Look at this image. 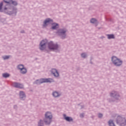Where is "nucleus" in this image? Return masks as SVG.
I'll list each match as a JSON object with an SVG mask.
<instances>
[{"instance_id": "nucleus-1", "label": "nucleus", "mask_w": 126, "mask_h": 126, "mask_svg": "<svg viewBox=\"0 0 126 126\" xmlns=\"http://www.w3.org/2000/svg\"><path fill=\"white\" fill-rule=\"evenodd\" d=\"M47 40L45 39L44 40H42L40 42V50L41 51H43V50H45L46 48H47V45L48 46V48L49 50H57L58 48V44H54L53 42H50L48 43H47Z\"/></svg>"}, {"instance_id": "nucleus-2", "label": "nucleus", "mask_w": 126, "mask_h": 126, "mask_svg": "<svg viewBox=\"0 0 126 126\" xmlns=\"http://www.w3.org/2000/svg\"><path fill=\"white\" fill-rule=\"evenodd\" d=\"M2 2L0 3V12H6V13H8L10 11V5L8 4L6 5L3 8H2Z\"/></svg>"}, {"instance_id": "nucleus-3", "label": "nucleus", "mask_w": 126, "mask_h": 126, "mask_svg": "<svg viewBox=\"0 0 126 126\" xmlns=\"http://www.w3.org/2000/svg\"><path fill=\"white\" fill-rule=\"evenodd\" d=\"M52 113L51 112H47L45 114V119L44 120V123L46 125H50L51 122H52Z\"/></svg>"}, {"instance_id": "nucleus-4", "label": "nucleus", "mask_w": 126, "mask_h": 126, "mask_svg": "<svg viewBox=\"0 0 126 126\" xmlns=\"http://www.w3.org/2000/svg\"><path fill=\"white\" fill-rule=\"evenodd\" d=\"M112 61L114 64L117 66H120V65H122V64L123 63V62L116 57H112Z\"/></svg>"}, {"instance_id": "nucleus-5", "label": "nucleus", "mask_w": 126, "mask_h": 126, "mask_svg": "<svg viewBox=\"0 0 126 126\" xmlns=\"http://www.w3.org/2000/svg\"><path fill=\"white\" fill-rule=\"evenodd\" d=\"M117 123L120 124L121 126H126V120L125 118H122L121 116L118 117V119L117 120Z\"/></svg>"}, {"instance_id": "nucleus-6", "label": "nucleus", "mask_w": 126, "mask_h": 126, "mask_svg": "<svg viewBox=\"0 0 126 126\" xmlns=\"http://www.w3.org/2000/svg\"><path fill=\"white\" fill-rule=\"evenodd\" d=\"M46 82H49L51 83V82H54V80L53 79H41L39 80L36 81V83H39V84H41V83H45Z\"/></svg>"}, {"instance_id": "nucleus-7", "label": "nucleus", "mask_w": 126, "mask_h": 126, "mask_svg": "<svg viewBox=\"0 0 126 126\" xmlns=\"http://www.w3.org/2000/svg\"><path fill=\"white\" fill-rule=\"evenodd\" d=\"M53 23V20H52L50 19H47L45 20L44 21V24H43V27H46L47 25H49V24H51Z\"/></svg>"}, {"instance_id": "nucleus-8", "label": "nucleus", "mask_w": 126, "mask_h": 126, "mask_svg": "<svg viewBox=\"0 0 126 126\" xmlns=\"http://www.w3.org/2000/svg\"><path fill=\"white\" fill-rule=\"evenodd\" d=\"M51 73L55 77H58L59 76V72H58V70L56 69H52L51 70Z\"/></svg>"}, {"instance_id": "nucleus-9", "label": "nucleus", "mask_w": 126, "mask_h": 126, "mask_svg": "<svg viewBox=\"0 0 126 126\" xmlns=\"http://www.w3.org/2000/svg\"><path fill=\"white\" fill-rule=\"evenodd\" d=\"M14 87H16L17 88H23V85L17 83H14L13 84Z\"/></svg>"}, {"instance_id": "nucleus-10", "label": "nucleus", "mask_w": 126, "mask_h": 126, "mask_svg": "<svg viewBox=\"0 0 126 126\" xmlns=\"http://www.w3.org/2000/svg\"><path fill=\"white\" fill-rule=\"evenodd\" d=\"M63 117L64 120H65V121H66L67 122H72L73 121V119L71 118V117H66V115H65V114L63 115Z\"/></svg>"}, {"instance_id": "nucleus-11", "label": "nucleus", "mask_w": 126, "mask_h": 126, "mask_svg": "<svg viewBox=\"0 0 126 126\" xmlns=\"http://www.w3.org/2000/svg\"><path fill=\"white\" fill-rule=\"evenodd\" d=\"M65 32H66V31L64 30H60L58 31V33L60 35H64Z\"/></svg>"}, {"instance_id": "nucleus-12", "label": "nucleus", "mask_w": 126, "mask_h": 126, "mask_svg": "<svg viewBox=\"0 0 126 126\" xmlns=\"http://www.w3.org/2000/svg\"><path fill=\"white\" fill-rule=\"evenodd\" d=\"M57 28H59V24L54 23L52 24V29H57Z\"/></svg>"}, {"instance_id": "nucleus-13", "label": "nucleus", "mask_w": 126, "mask_h": 126, "mask_svg": "<svg viewBox=\"0 0 126 126\" xmlns=\"http://www.w3.org/2000/svg\"><path fill=\"white\" fill-rule=\"evenodd\" d=\"M20 72L23 74H25V73L27 72V70L26 69V68L24 67V68L21 70Z\"/></svg>"}, {"instance_id": "nucleus-14", "label": "nucleus", "mask_w": 126, "mask_h": 126, "mask_svg": "<svg viewBox=\"0 0 126 126\" xmlns=\"http://www.w3.org/2000/svg\"><path fill=\"white\" fill-rule=\"evenodd\" d=\"M20 96L21 98H24L25 97V94L23 92H20Z\"/></svg>"}, {"instance_id": "nucleus-15", "label": "nucleus", "mask_w": 126, "mask_h": 126, "mask_svg": "<svg viewBox=\"0 0 126 126\" xmlns=\"http://www.w3.org/2000/svg\"><path fill=\"white\" fill-rule=\"evenodd\" d=\"M53 95L54 96V97H59V96H60V94H59V93L57 92H55L53 93Z\"/></svg>"}, {"instance_id": "nucleus-16", "label": "nucleus", "mask_w": 126, "mask_h": 126, "mask_svg": "<svg viewBox=\"0 0 126 126\" xmlns=\"http://www.w3.org/2000/svg\"><path fill=\"white\" fill-rule=\"evenodd\" d=\"M107 37L108 39H114L115 38L114 34H108Z\"/></svg>"}, {"instance_id": "nucleus-17", "label": "nucleus", "mask_w": 126, "mask_h": 126, "mask_svg": "<svg viewBox=\"0 0 126 126\" xmlns=\"http://www.w3.org/2000/svg\"><path fill=\"white\" fill-rule=\"evenodd\" d=\"M3 77H4L5 78H6L7 77H9V74L5 73L2 74Z\"/></svg>"}, {"instance_id": "nucleus-18", "label": "nucleus", "mask_w": 126, "mask_h": 126, "mask_svg": "<svg viewBox=\"0 0 126 126\" xmlns=\"http://www.w3.org/2000/svg\"><path fill=\"white\" fill-rule=\"evenodd\" d=\"M18 68L20 69V70L21 71V70L24 68V66L22 64H20L18 66Z\"/></svg>"}, {"instance_id": "nucleus-19", "label": "nucleus", "mask_w": 126, "mask_h": 126, "mask_svg": "<svg viewBox=\"0 0 126 126\" xmlns=\"http://www.w3.org/2000/svg\"><path fill=\"white\" fill-rule=\"evenodd\" d=\"M4 2L6 3H9V4H11V1L12 0H4Z\"/></svg>"}, {"instance_id": "nucleus-20", "label": "nucleus", "mask_w": 126, "mask_h": 126, "mask_svg": "<svg viewBox=\"0 0 126 126\" xmlns=\"http://www.w3.org/2000/svg\"><path fill=\"white\" fill-rule=\"evenodd\" d=\"M91 23H96V22H97V20L95 19H92L91 20Z\"/></svg>"}, {"instance_id": "nucleus-21", "label": "nucleus", "mask_w": 126, "mask_h": 126, "mask_svg": "<svg viewBox=\"0 0 126 126\" xmlns=\"http://www.w3.org/2000/svg\"><path fill=\"white\" fill-rule=\"evenodd\" d=\"M11 3H12V4H13V5H17V2H16V1L12 0Z\"/></svg>"}, {"instance_id": "nucleus-22", "label": "nucleus", "mask_w": 126, "mask_h": 126, "mask_svg": "<svg viewBox=\"0 0 126 126\" xmlns=\"http://www.w3.org/2000/svg\"><path fill=\"white\" fill-rule=\"evenodd\" d=\"M38 126H43V121L40 120L38 123Z\"/></svg>"}, {"instance_id": "nucleus-23", "label": "nucleus", "mask_w": 126, "mask_h": 126, "mask_svg": "<svg viewBox=\"0 0 126 126\" xmlns=\"http://www.w3.org/2000/svg\"><path fill=\"white\" fill-rule=\"evenodd\" d=\"M3 59L4 60H7V59H9V56H4V57H3Z\"/></svg>"}, {"instance_id": "nucleus-24", "label": "nucleus", "mask_w": 126, "mask_h": 126, "mask_svg": "<svg viewBox=\"0 0 126 126\" xmlns=\"http://www.w3.org/2000/svg\"><path fill=\"white\" fill-rule=\"evenodd\" d=\"M81 57L82 58H86V54H85V53H83L81 54Z\"/></svg>"}, {"instance_id": "nucleus-25", "label": "nucleus", "mask_w": 126, "mask_h": 126, "mask_svg": "<svg viewBox=\"0 0 126 126\" xmlns=\"http://www.w3.org/2000/svg\"><path fill=\"white\" fill-rule=\"evenodd\" d=\"M102 117H103V115L101 114H98V117L99 118H102Z\"/></svg>"}, {"instance_id": "nucleus-26", "label": "nucleus", "mask_w": 126, "mask_h": 126, "mask_svg": "<svg viewBox=\"0 0 126 126\" xmlns=\"http://www.w3.org/2000/svg\"><path fill=\"white\" fill-rule=\"evenodd\" d=\"M83 116H84L83 114H81V115H80L81 118H83Z\"/></svg>"}, {"instance_id": "nucleus-27", "label": "nucleus", "mask_w": 126, "mask_h": 126, "mask_svg": "<svg viewBox=\"0 0 126 126\" xmlns=\"http://www.w3.org/2000/svg\"><path fill=\"white\" fill-rule=\"evenodd\" d=\"M113 94H114V93H111V94H110V95H111V96H113Z\"/></svg>"}]
</instances>
